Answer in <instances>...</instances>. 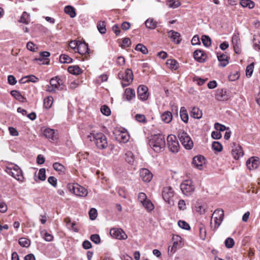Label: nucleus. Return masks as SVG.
Here are the masks:
<instances>
[{
	"mask_svg": "<svg viewBox=\"0 0 260 260\" xmlns=\"http://www.w3.org/2000/svg\"><path fill=\"white\" fill-rule=\"evenodd\" d=\"M38 178L41 181H44L46 179V170L45 169L42 168L39 170Z\"/></svg>",
	"mask_w": 260,
	"mask_h": 260,
	"instance_id": "58",
	"label": "nucleus"
},
{
	"mask_svg": "<svg viewBox=\"0 0 260 260\" xmlns=\"http://www.w3.org/2000/svg\"><path fill=\"white\" fill-rule=\"evenodd\" d=\"M212 147L213 150L217 152H220L222 149L221 144L217 141H214L212 143Z\"/></svg>",
	"mask_w": 260,
	"mask_h": 260,
	"instance_id": "52",
	"label": "nucleus"
},
{
	"mask_svg": "<svg viewBox=\"0 0 260 260\" xmlns=\"http://www.w3.org/2000/svg\"><path fill=\"white\" fill-rule=\"evenodd\" d=\"M166 63L170 68L172 69L176 70L178 68V63L174 59H168Z\"/></svg>",
	"mask_w": 260,
	"mask_h": 260,
	"instance_id": "46",
	"label": "nucleus"
},
{
	"mask_svg": "<svg viewBox=\"0 0 260 260\" xmlns=\"http://www.w3.org/2000/svg\"><path fill=\"white\" fill-rule=\"evenodd\" d=\"M69 45L71 49H88L87 44L80 41H72Z\"/></svg>",
	"mask_w": 260,
	"mask_h": 260,
	"instance_id": "20",
	"label": "nucleus"
},
{
	"mask_svg": "<svg viewBox=\"0 0 260 260\" xmlns=\"http://www.w3.org/2000/svg\"><path fill=\"white\" fill-rule=\"evenodd\" d=\"M215 98L219 101H225L230 98V95L226 90L223 89H217L216 91Z\"/></svg>",
	"mask_w": 260,
	"mask_h": 260,
	"instance_id": "18",
	"label": "nucleus"
},
{
	"mask_svg": "<svg viewBox=\"0 0 260 260\" xmlns=\"http://www.w3.org/2000/svg\"><path fill=\"white\" fill-rule=\"evenodd\" d=\"M259 164L258 157L254 156L249 158L246 161V166L250 170L257 169Z\"/></svg>",
	"mask_w": 260,
	"mask_h": 260,
	"instance_id": "17",
	"label": "nucleus"
},
{
	"mask_svg": "<svg viewBox=\"0 0 260 260\" xmlns=\"http://www.w3.org/2000/svg\"><path fill=\"white\" fill-rule=\"evenodd\" d=\"M231 153L233 157L237 160L244 155V152L242 147L239 144L235 143H234Z\"/></svg>",
	"mask_w": 260,
	"mask_h": 260,
	"instance_id": "14",
	"label": "nucleus"
},
{
	"mask_svg": "<svg viewBox=\"0 0 260 260\" xmlns=\"http://www.w3.org/2000/svg\"><path fill=\"white\" fill-rule=\"evenodd\" d=\"M178 138L184 147L187 150L191 149L193 146V143L188 135L184 131H180L178 133Z\"/></svg>",
	"mask_w": 260,
	"mask_h": 260,
	"instance_id": "3",
	"label": "nucleus"
},
{
	"mask_svg": "<svg viewBox=\"0 0 260 260\" xmlns=\"http://www.w3.org/2000/svg\"><path fill=\"white\" fill-rule=\"evenodd\" d=\"M253 46L256 49H260V35H254L253 39Z\"/></svg>",
	"mask_w": 260,
	"mask_h": 260,
	"instance_id": "48",
	"label": "nucleus"
},
{
	"mask_svg": "<svg viewBox=\"0 0 260 260\" xmlns=\"http://www.w3.org/2000/svg\"><path fill=\"white\" fill-rule=\"evenodd\" d=\"M65 13L69 15L71 18H74L76 16V12L75 8L71 6H67L64 7Z\"/></svg>",
	"mask_w": 260,
	"mask_h": 260,
	"instance_id": "32",
	"label": "nucleus"
},
{
	"mask_svg": "<svg viewBox=\"0 0 260 260\" xmlns=\"http://www.w3.org/2000/svg\"><path fill=\"white\" fill-rule=\"evenodd\" d=\"M101 111L103 114L106 116H109L111 114L110 108L106 105H103L101 107Z\"/></svg>",
	"mask_w": 260,
	"mask_h": 260,
	"instance_id": "55",
	"label": "nucleus"
},
{
	"mask_svg": "<svg viewBox=\"0 0 260 260\" xmlns=\"http://www.w3.org/2000/svg\"><path fill=\"white\" fill-rule=\"evenodd\" d=\"M193 57L196 60L202 62L205 60L207 56L203 50H195Z\"/></svg>",
	"mask_w": 260,
	"mask_h": 260,
	"instance_id": "22",
	"label": "nucleus"
},
{
	"mask_svg": "<svg viewBox=\"0 0 260 260\" xmlns=\"http://www.w3.org/2000/svg\"><path fill=\"white\" fill-rule=\"evenodd\" d=\"M136 96L135 91L134 89L131 88H126L124 92L123 98L127 101L134 99Z\"/></svg>",
	"mask_w": 260,
	"mask_h": 260,
	"instance_id": "23",
	"label": "nucleus"
},
{
	"mask_svg": "<svg viewBox=\"0 0 260 260\" xmlns=\"http://www.w3.org/2000/svg\"><path fill=\"white\" fill-rule=\"evenodd\" d=\"M145 25L148 28L153 29L156 27L157 22L152 18H148L145 21Z\"/></svg>",
	"mask_w": 260,
	"mask_h": 260,
	"instance_id": "34",
	"label": "nucleus"
},
{
	"mask_svg": "<svg viewBox=\"0 0 260 260\" xmlns=\"http://www.w3.org/2000/svg\"><path fill=\"white\" fill-rule=\"evenodd\" d=\"M19 244L22 247H28L30 244V241L26 238H21L19 239Z\"/></svg>",
	"mask_w": 260,
	"mask_h": 260,
	"instance_id": "43",
	"label": "nucleus"
},
{
	"mask_svg": "<svg viewBox=\"0 0 260 260\" xmlns=\"http://www.w3.org/2000/svg\"><path fill=\"white\" fill-rule=\"evenodd\" d=\"M173 244L172 247L169 246L168 247V251L171 254L175 253L177 248L181 246L182 244V238L181 237L176 235V237H173Z\"/></svg>",
	"mask_w": 260,
	"mask_h": 260,
	"instance_id": "15",
	"label": "nucleus"
},
{
	"mask_svg": "<svg viewBox=\"0 0 260 260\" xmlns=\"http://www.w3.org/2000/svg\"><path fill=\"white\" fill-rule=\"evenodd\" d=\"M199 232H200V237L202 240H205L206 237V230L205 226L200 224L199 226Z\"/></svg>",
	"mask_w": 260,
	"mask_h": 260,
	"instance_id": "40",
	"label": "nucleus"
},
{
	"mask_svg": "<svg viewBox=\"0 0 260 260\" xmlns=\"http://www.w3.org/2000/svg\"><path fill=\"white\" fill-rule=\"evenodd\" d=\"M180 189L184 194L188 196L194 191V187L191 180H186L181 184Z\"/></svg>",
	"mask_w": 260,
	"mask_h": 260,
	"instance_id": "8",
	"label": "nucleus"
},
{
	"mask_svg": "<svg viewBox=\"0 0 260 260\" xmlns=\"http://www.w3.org/2000/svg\"><path fill=\"white\" fill-rule=\"evenodd\" d=\"M213 217H217V218L220 219H223L224 218V211L222 209H216L212 214V219Z\"/></svg>",
	"mask_w": 260,
	"mask_h": 260,
	"instance_id": "41",
	"label": "nucleus"
},
{
	"mask_svg": "<svg viewBox=\"0 0 260 260\" xmlns=\"http://www.w3.org/2000/svg\"><path fill=\"white\" fill-rule=\"evenodd\" d=\"M140 175L144 182H149L152 179V173L147 169L143 168L140 171Z\"/></svg>",
	"mask_w": 260,
	"mask_h": 260,
	"instance_id": "16",
	"label": "nucleus"
},
{
	"mask_svg": "<svg viewBox=\"0 0 260 260\" xmlns=\"http://www.w3.org/2000/svg\"><path fill=\"white\" fill-rule=\"evenodd\" d=\"M225 245L228 248H232L235 244L234 240L233 238H228L224 242Z\"/></svg>",
	"mask_w": 260,
	"mask_h": 260,
	"instance_id": "54",
	"label": "nucleus"
},
{
	"mask_svg": "<svg viewBox=\"0 0 260 260\" xmlns=\"http://www.w3.org/2000/svg\"><path fill=\"white\" fill-rule=\"evenodd\" d=\"M180 115L182 120L185 123L188 121V115L185 108L183 107L180 109Z\"/></svg>",
	"mask_w": 260,
	"mask_h": 260,
	"instance_id": "35",
	"label": "nucleus"
},
{
	"mask_svg": "<svg viewBox=\"0 0 260 260\" xmlns=\"http://www.w3.org/2000/svg\"><path fill=\"white\" fill-rule=\"evenodd\" d=\"M149 145L156 152L163 151L166 146L165 136L159 134L152 135L149 140Z\"/></svg>",
	"mask_w": 260,
	"mask_h": 260,
	"instance_id": "1",
	"label": "nucleus"
},
{
	"mask_svg": "<svg viewBox=\"0 0 260 260\" xmlns=\"http://www.w3.org/2000/svg\"><path fill=\"white\" fill-rule=\"evenodd\" d=\"M142 204L144 207L149 211H151L154 209V206L153 204L148 199L143 202Z\"/></svg>",
	"mask_w": 260,
	"mask_h": 260,
	"instance_id": "45",
	"label": "nucleus"
},
{
	"mask_svg": "<svg viewBox=\"0 0 260 260\" xmlns=\"http://www.w3.org/2000/svg\"><path fill=\"white\" fill-rule=\"evenodd\" d=\"M162 196L165 202L170 205L173 204L172 198L174 197V191L170 186L165 187L162 191Z\"/></svg>",
	"mask_w": 260,
	"mask_h": 260,
	"instance_id": "9",
	"label": "nucleus"
},
{
	"mask_svg": "<svg viewBox=\"0 0 260 260\" xmlns=\"http://www.w3.org/2000/svg\"><path fill=\"white\" fill-rule=\"evenodd\" d=\"M190 116L196 119H200L202 117V112L198 107H194L192 108Z\"/></svg>",
	"mask_w": 260,
	"mask_h": 260,
	"instance_id": "26",
	"label": "nucleus"
},
{
	"mask_svg": "<svg viewBox=\"0 0 260 260\" xmlns=\"http://www.w3.org/2000/svg\"><path fill=\"white\" fill-rule=\"evenodd\" d=\"M90 240L95 244H99L101 242L100 236L98 234H93L90 236Z\"/></svg>",
	"mask_w": 260,
	"mask_h": 260,
	"instance_id": "60",
	"label": "nucleus"
},
{
	"mask_svg": "<svg viewBox=\"0 0 260 260\" xmlns=\"http://www.w3.org/2000/svg\"><path fill=\"white\" fill-rule=\"evenodd\" d=\"M148 88L146 86L141 85H140L137 89V95L138 98L142 101H146L149 96V93L148 92Z\"/></svg>",
	"mask_w": 260,
	"mask_h": 260,
	"instance_id": "12",
	"label": "nucleus"
},
{
	"mask_svg": "<svg viewBox=\"0 0 260 260\" xmlns=\"http://www.w3.org/2000/svg\"><path fill=\"white\" fill-rule=\"evenodd\" d=\"M55 132L53 129H51L49 128H45L43 131V135L44 136L52 140H54L55 138H54Z\"/></svg>",
	"mask_w": 260,
	"mask_h": 260,
	"instance_id": "29",
	"label": "nucleus"
},
{
	"mask_svg": "<svg viewBox=\"0 0 260 260\" xmlns=\"http://www.w3.org/2000/svg\"><path fill=\"white\" fill-rule=\"evenodd\" d=\"M73 59L67 54H61L59 57V61L62 63H70L72 62Z\"/></svg>",
	"mask_w": 260,
	"mask_h": 260,
	"instance_id": "37",
	"label": "nucleus"
},
{
	"mask_svg": "<svg viewBox=\"0 0 260 260\" xmlns=\"http://www.w3.org/2000/svg\"><path fill=\"white\" fill-rule=\"evenodd\" d=\"M91 137H92V140L94 141L95 145L99 149H104L107 147L108 141L107 137L103 133H100L94 134L93 133H90V135L88 136V138H90L91 141L92 140Z\"/></svg>",
	"mask_w": 260,
	"mask_h": 260,
	"instance_id": "2",
	"label": "nucleus"
},
{
	"mask_svg": "<svg viewBox=\"0 0 260 260\" xmlns=\"http://www.w3.org/2000/svg\"><path fill=\"white\" fill-rule=\"evenodd\" d=\"M232 43L234 49H238L239 48L240 39L238 35H233L232 39Z\"/></svg>",
	"mask_w": 260,
	"mask_h": 260,
	"instance_id": "39",
	"label": "nucleus"
},
{
	"mask_svg": "<svg viewBox=\"0 0 260 260\" xmlns=\"http://www.w3.org/2000/svg\"><path fill=\"white\" fill-rule=\"evenodd\" d=\"M254 63L252 62L246 67V75L248 77H250L253 73Z\"/></svg>",
	"mask_w": 260,
	"mask_h": 260,
	"instance_id": "51",
	"label": "nucleus"
},
{
	"mask_svg": "<svg viewBox=\"0 0 260 260\" xmlns=\"http://www.w3.org/2000/svg\"><path fill=\"white\" fill-rule=\"evenodd\" d=\"M20 21L25 24H28L30 22L29 15L26 12H24L20 18Z\"/></svg>",
	"mask_w": 260,
	"mask_h": 260,
	"instance_id": "44",
	"label": "nucleus"
},
{
	"mask_svg": "<svg viewBox=\"0 0 260 260\" xmlns=\"http://www.w3.org/2000/svg\"><path fill=\"white\" fill-rule=\"evenodd\" d=\"M172 114L170 111H165L161 115V120L167 123H170L172 120Z\"/></svg>",
	"mask_w": 260,
	"mask_h": 260,
	"instance_id": "28",
	"label": "nucleus"
},
{
	"mask_svg": "<svg viewBox=\"0 0 260 260\" xmlns=\"http://www.w3.org/2000/svg\"><path fill=\"white\" fill-rule=\"evenodd\" d=\"M98 215L97 210L95 208H91L89 211V216L91 220H94Z\"/></svg>",
	"mask_w": 260,
	"mask_h": 260,
	"instance_id": "59",
	"label": "nucleus"
},
{
	"mask_svg": "<svg viewBox=\"0 0 260 260\" xmlns=\"http://www.w3.org/2000/svg\"><path fill=\"white\" fill-rule=\"evenodd\" d=\"M214 222V230L217 229L222 223L223 219H220L217 217H213Z\"/></svg>",
	"mask_w": 260,
	"mask_h": 260,
	"instance_id": "62",
	"label": "nucleus"
},
{
	"mask_svg": "<svg viewBox=\"0 0 260 260\" xmlns=\"http://www.w3.org/2000/svg\"><path fill=\"white\" fill-rule=\"evenodd\" d=\"M11 94L17 100L21 102H25L26 101V99L24 98L19 91L17 90H12L11 92Z\"/></svg>",
	"mask_w": 260,
	"mask_h": 260,
	"instance_id": "31",
	"label": "nucleus"
},
{
	"mask_svg": "<svg viewBox=\"0 0 260 260\" xmlns=\"http://www.w3.org/2000/svg\"><path fill=\"white\" fill-rule=\"evenodd\" d=\"M53 167L55 170L60 172H63L65 170L64 166L60 163L54 162Z\"/></svg>",
	"mask_w": 260,
	"mask_h": 260,
	"instance_id": "50",
	"label": "nucleus"
},
{
	"mask_svg": "<svg viewBox=\"0 0 260 260\" xmlns=\"http://www.w3.org/2000/svg\"><path fill=\"white\" fill-rule=\"evenodd\" d=\"M50 84L57 90H61L63 89L62 80L58 76L52 78L50 80Z\"/></svg>",
	"mask_w": 260,
	"mask_h": 260,
	"instance_id": "21",
	"label": "nucleus"
},
{
	"mask_svg": "<svg viewBox=\"0 0 260 260\" xmlns=\"http://www.w3.org/2000/svg\"><path fill=\"white\" fill-rule=\"evenodd\" d=\"M110 234L113 237L119 240H125L127 238L126 234L121 229L113 228L111 229Z\"/></svg>",
	"mask_w": 260,
	"mask_h": 260,
	"instance_id": "11",
	"label": "nucleus"
},
{
	"mask_svg": "<svg viewBox=\"0 0 260 260\" xmlns=\"http://www.w3.org/2000/svg\"><path fill=\"white\" fill-rule=\"evenodd\" d=\"M118 77L122 80L121 84L123 87L129 85L133 80V73L129 69L125 70L124 73H119Z\"/></svg>",
	"mask_w": 260,
	"mask_h": 260,
	"instance_id": "4",
	"label": "nucleus"
},
{
	"mask_svg": "<svg viewBox=\"0 0 260 260\" xmlns=\"http://www.w3.org/2000/svg\"><path fill=\"white\" fill-rule=\"evenodd\" d=\"M116 139L120 143H126L128 141L129 136L127 132H120L116 135Z\"/></svg>",
	"mask_w": 260,
	"mask_h": 260,
	"instance_id": "24",
	"label": "nucleus"
},
{
	"mask_svg": "<svg viewBox=\"0 0 260 260\" xmlns=\"http://www.w3.org/2000/svg\"><path fill=\"white\" fill-rule=\"evenodd\" d=\"M78 53L84 56L83 59H88L89 54L91 53L92 50H77Z\"/></svg>",
	"mask_w": 260,
	"mask_h": 260,
	"instance_id": "49",
	"label": "nucleus"
},
{
	"mask_svg": "<svg viewBox=\"0 0 260 260\" xmlns=\"http://www.w3.org/2000/svg\"><path fill=\"white\" fill-rule=\"evenodd\" d=\"M68 72L73 75H78L82 73V70L78 66H71L68 69Z\"/></svg>",
	"mask_w": 260,
	"mask_h": 260,
	"instance_id": "30",
	"label": "nucleus"
},
{
	"mask_svg": "<svg viewBox=\"0 0 260 260\" xmlns=\"http://www.w3.org/2000/svg\"><path fill=\"white\" fill-rule=\"evenodd\" d=\"M53 98L51 96H48L44 100V107L47 109L50 108L53 104Z\"/></svg>",
	"mask_w": 260,
	"mask_h": 260,
	"instance_id": "36",
	"label": "nucleus"
},
{
	"mask_svg": "<svg viewBox=\"0 0 260 260\" xmlns=\"http://www.w3.org/2000/svg\"><path fill=\"white\" fill-rule=\"evenodd\" d=\"M167 5L170 8H176L180 6V4L178 1L169 0Z\"/></svg>",
	"mask_w": 260,
	"mask_h": 260,
	"instance_id": "57",
	"label": "nucleus"
},
{
	"mask_svg": "<svg viewBox=\"0 0 260 260\" xmlns=\"http://www.w3.org/2000/svg\"><path fill=\"white\" fill-rule=\"evenodd\" d=\"M50 55V52L48 51H42L39 53V56L35 58L34 60L37 61L40 64H49Z\"/></svg>",
	"mask_w": 260,
	"mask_h": 260,
	"instance_id": "10",
	"label": "nucleus"
},
{
	"mask_svg": "<svg viewBox=\"0 0 260 260\" xmlns=\"http://www.w3.org/2000/svg\"><path fill=\"white\" fill-rule=\"evenodd\" d=\"M98 29L99 32L101 34H105L106 32V24L104 21H100L98 23L97 25Z\"/></svg>",
	"mask_w": 260,
	"mask_h": 260,
	"instance_id": "47",
	"label": "nucleus"
},
{
	"mask_svg": "<svg viewBox=\"0 0 260 260\" xmlns=\"http://www.w3.org/2000/svg\"><path fill=\"white\" fill-rule=\"evenodd\" d=\"M138 199L142 204L148 199L146 194L144 192H140Z\"/></svg>",
	"mask_w": 260,
	"mask_h": 260,
	"instance_id": "64",
	"label": "nucleus"
},
{
	"mask_svg": "<svg viewBox=\"0 0 260 260\" xmlns=\"http://www.w3.org/2000/svg\"><path fill=\"white\" fill-rule=\"evenodd\" d=\"M217 57L219 62V66L221 67H225L229 62V59L230 57L226 53H221L218 52L217 53Z\"/></svg>",
	"mask_w": 260,
	"mask_h": 260,
	"instance_id": "19",
	"label": "nucleus"
},
{
	"mask_svg": "<svg viewBox=\"0 0 260 260\" xmlns=\"http://www.w3.org/2000/svg\"><path fill=\"white\" fill-rule=\"evenodd\" d=\"M167 142L168 148L171 152L173 153L178 152L180 146L175 136L169 135L167 137Z\"/></svg>",
	"mask_w": 260,
	"mask_h": 260,
	"instance_id": "7",
	"label": "nucleus"
},
{
	"mask_svg": "<svg viewBox=\"0 0 260 260\" xmlns=\"http://www.w3.org/2000/svg\"><path fill=\"white\" fill-rule=\"evenodd\" d=\"M178 226L184 230H188L190 229V226L186 222L183 220H179L178 222Z\"/></svg>",
	"mask_w": 260,
	"mask_h": 260,
	"instance_id": "56",
	"label": "nucleus"
},
{
	"mask_svg": "<svg viewBox=\"0 0 260 260\" xmlns=\"http://www.w3.org/2000/svg\"><path fill=\"white\" fill-rule=\"evenodd\" d=\"M169 37L172 41L176 44H179L181 41L180 34L174 30H170L168 32Z\"/></svg>",
	"mask_w": 260,
	"mask_h": 260,
	"instance_id": "25",
	"label": "nucleus"
},
{
	"mask_svg": "<svg viewBox=\"0 0 260 260\" xmlns=\"http://www.w3.org/2000/svg\"><path fill=\"white\" fill-rule=\"evenodd\" d=\"M135 119L139 122H145L146 118L144 115L137 114L135 115Z\"/></svg>",
	"mask_w": 260,
	"mask_h": 260,
	"instance_id": "63",
	"label": "nucleus"
},
{
	"mask_svg": "<svg viewBox=\"0 0 260 260\" xmlns=\"http://www.w3.org/2000/svg\"><path fill=\"white\" fill-rule=\"evenodd\" d=\"M68 188L77 196L85 197L88 194L87 189L78 184H69Z\"/></svg>",
	"mask_w": 260,
	"mask_h": 260,
	"instance_id": "6",
	"label": "nucleus"
},
{
	"mask_svg": "<svg viewBox=\"0 0 260 260\" xmlns=\"http://www.w3.org/2000/svg\"><path fill=\"white\" fill-rule=\"evenodd\" d=\"M131 44V40L128 38H125L123 39L121 43L119 45V46L121 48H127L129 47Z\"/></svg>",
	"mask_w": 260,
	"mask_h": 260,
	"instance_id": "53",
	"label": "nucleus"
},
{
	"mask_svg": "<svg viewBox=\"0 0 260 260\" xmlns=\"http://www.w3.org/2000/svg\"><path fill=\"white\" fill-rule=\"evenodd\" d=\"M125 160L130 164H132L135 160V156L132 152L130 151H127L125 154Z\"/></svg>",
	"mask_w": 260,
	"mask_h": 260,
	"instance_id": "38",
	"label": "nucleus"
},
{
	"mask_svg": "<svg viewBox=\"0 0 260 260\" xmlns=\"http://www.w3.org/2000/svg\"><path fill=\"white\" fill-rule=\"evenodd\" d=\"M240 5L243 8H248L250 9L254 7V3L251 0H241L240 2Z\"/></svg>",
	"mask_w": 260,
	"mask_h": 260,
	"instance_id": "33",
	"label": "nucleus"
},
{
	"mask_svg": "<svg viewBox=\"0 0 260 260\" xmlns=\"http://www.w3.org/2000/svg\"><path fill=\"white\" fill-rule=\"evenodd\" d=\"M202 41L203 44V45L206 47H209L210 46L211 44V40L210 38L206 35H203L202 37Z\"/></svg>",
	"mask_w": 260,
	"mask_h": 260,
	"instance_id": "42",
	"label": "nucleus"
},
{
	"mask_svg": "<svg viewBox=\"0 0 260 260\" xmlns=\"http://www.w3.org/2000/svg\"><path fill=\"white\" fill-rule=\"evenodd\" d=\"M214 128L217 131L223 132L226 129V127L224 125L216 122L214 124Z\"/></svg>",
	"mask_w": 260,
	"mask_h": 260,
	"instance_id": "61",
	"label": "nucleus"
},
{
	"mask_svg": "<svg viewBox=\"0 0 260 260\" xmlns=\"http://www.w3.org/2000/svg\"><path fill=\"white\" fill-rule=\"evenodd\" d=\"M194 167L202 170L203 169V165L205 164V158L202 155H198L193 157L192 162Z\"/></svg>",
	"mask_w": 260,
	"mask_h": 260,
	"instance_id": "13",
	"label": "nucleus"
},
{
	"mask_svg": "<svg viewBox=\"0 0 260 260\" xmlns=\"http://www.w3.org/2000/svg\"><path fill=\"white\" fill-rule=\"evenodd\" d=\"M64 220L66 224V226L69 230H73L74 232L78 231V230L76 227V223L75 222H72L70 218L67 217L64 219Z\"/></svg>",
	"mask_w": 260,
	"mask_h": 260,
	"instance_id": "27",
	"label": "nucleus"
},
{
	"mask_svg": "<svg viewBox=\"0 0 260 260\" xmlns=\"http://www.w3.org/2000/svg\"><path fill=\"white\" fill-rule=\"evenodd\" d=\"M6 172L16 180L22 181L23 179L22 172L18 166L13 165L12 167H7Z\"/></svg>",
	"mask_w": 260,
	"mask_h": 260,
	"instance_id": "5",
	"label": "nucleus"
}]
</instances>
